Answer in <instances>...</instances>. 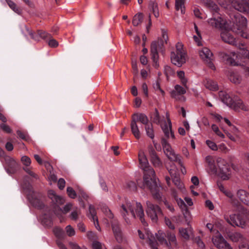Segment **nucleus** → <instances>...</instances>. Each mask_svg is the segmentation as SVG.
I'll return each mask as SVG.
<instances>
[{"instance_id": "obj_55", "label": "nucleus", "mask_w": 249, "mask_h": 249, "mask_svg": "<svg viewBox=\"0 0 249 249\" xmlns=\"http://www.w3.org/2000/svg\"><path fill=\"white\" fill-rule=\"evenodd\" d=\"M239 249H249V243L247 241H243L238 245Z\"/></svg>"}, {"instance_id": "obj_28", "label": "nucleus", "mask_w": 249, "mask_h": 249, "mask_svg": "<svg viewBox=\"0 0 249 249\" xmlns=\"http://www.w3.org/2000/svg\"><path fill=\"white\" fill-rule=\"evenodd\" d=\"M186 89L179 85L175 86V89L171 92V96L172 97L178 99V95H183L186 93Z\"/></svg>"}, {"instance_id": "obj_40", "label": "nucleus", "mask_w": 249, "mask_h": 249, "mask_svg": "<svg viewBox=\"0 0 249 249\" xmlns=\"http://www.w3.org/2000/svg\"><path fill=\"white\" fill-rule=\"evenodd\" d=\"M146 135L151 139H154L155 135L153 124L151 123L147 124L144 126Z\"/></svg>"}, {"instance_id": "obj_9", "label": "nucleus", "mask_w": 249, "mask_h": 249, "mask_svg": "<svg viewBox=\"0 0 249 249\" xmlns=\"http://www.w3.org/2000/svg\"><path fill=\"white\" fill-rule=\"evenodd\" d=\"M207 22L210 26L216 29L227 30L231 28V25L228 22L219 14H213V17L209 18Z\"/></svg>"}, {"instance_id": "obj_11", "label": "nucleus", "mask_w": 249, "mask_h": 249, "mask_svg": "<svg viewBox=\"0 0 249 249\" xmlns=\"http://www.w3.org/2000/svg\"><path fill=\"white\" fill-rule=\"evenodd\" d=\"M211 240L216 249H233L231 245L218 231L212 236Z\"/></svg>"}, {"instance_id": "obj_46", "label": "nucleus", "mask_w": 249, "mask_h": 249, "mask_svg": "<svg viewBox=\"0 0 249 249\" xmlns=\"http://www.w3.org/2000/svg\"><path fill=\"white\" fill-rule=\"evenodd\" d=\"M126 188L130 191H135L137 189V186L134 182L129 181L126 184Z\"/></svg>"}, {"instance_id": "obj_7", "label": "nucleus", "mask_w": 249, "mask_h": 249, "mask_svg": "<svg viewBox=\"0 0 249 249\" xmlns=\"http://www.w3.org/2000/svg\"><path fill=\"white\" fill-rule=\"evenodd\" d=\"M171 62L175 65L181 67L186 62V54L182 43L178 42L176 45V50L171 53Z\"/></svg>"}, {"instance_id": "obj_59", "label": "nucleus", "mask_w": 249, "mask_h": 249, "mask_svg": "<svg viewBox=\"0 0 249 249\" xmlns=\"http://www.w3.org/2000/svg\"><path fill=\"white\" fill-rule=\"evenodd\" d=\"M65 180L63 178H60L58 181V186L60 190H62L64 188L65 186Z\"/></svg>"}, {"instance_id": "obj_61", "label": "nucleus", "mask_w": 249, "mask_h": 249, "mask_svg": "<svg viewBox=\"0 0 249 249\" xmlns=\"http://www.w3.org/2000/svg\"><path fill=\"white\" fill-rule=\"evenodd\" d=\"M206 227L210 230L211 232L213 233L214 234L217 231L214 228L213 225L211 223H207L206 225Z\"/></svg>"}, {"instance_id": "obj_64", "label": "nucleus", "mask_w": 249, "mask_h": 249, "mask_svg": "<svg viewBox=\"0 0 249 249\" xmlns=\"http://www.w3.org/2000/svg\"><path fill=\"white\" fill-rule=\"evenodd\" d=\"M79 213V211L75 210L71 212V217L73 220H76L78 218V215Z\"/></svg>"}, {"instance_id": "obj_57", "label": "nucleus", "mask_w": 249, "mask_h": 249, "mask_svg": "<svg viewBox=\"0 0 249 249\" xmlns=\"http://www.w3.org/2000/svg\"><path fill=\"white\" fill-rule=\"evenodd\" d=\"M1 128L3 130L4 132L7 133H10L12 132V130L10 128V127L4 124H1L0 125Z\"/></svg>"}, {"instance_id": "obj_44", "label": "nucleus", "mask_w": 249, "mask_h": 249, "mask_svg": "<svg viewBox=\"0 0 249 249\" xmlns=\"http://www.w3.org/2000/svg\"><path fill=\"white\" fill-rule=\"evenodd\" d=\"M53 232L55 236L58 238L62 237L64 235L63 230L58 227L54 228L53 230Z\"/></svg>"}, {"instance_id": "obj_35", "label": "nucleus", "mask_w": 249, "mask_h": 249, "mask_svg": "<svg viewBox=\"0 0 249 249\" xmlns=\"http://www.w3.org/2000/svg\"><path fill=\"white\" fill-rule=\"evenodd\" d=\"M79 197L82 201H91V197L82 188H79L77 191Z\"/></svg>"}, {"instance_id": "obj_16", "label": "nucleus", "mask_w": 249, "mask_h": 249, "mask_svg": "<svg viewBox=\"0 0 249 249\" xmlns=\"http://www.w3.org/2000/svg\"><path fill=\"white\" fill-rule=\"evenodd\" d=\"M148 152L150 160L153 165L155 167L161 168L162 167V162L157 155L154 147L149 145L148 147Z\"/></svg>"}, {"instance_id": "obj_15", "label": "nucleus", "mask_w": 249, "mask_h": 249, "mask_svg": "<svg viewBox=\"0 0 249 249\" xmlns=\"http://www.w3.org/2000/svg\"><path fill=\"white\" fill-rule=\"evenodd\" d=\"M231 4L235 10L249 15V0H231Z\"/></svg>"}, {"instance_id": "obj_30", "label": "nucleus", "mask_w": 249, "mask_h": 249, "mask_svg": "<svg viewBox=\"0 0 249 249\" xmlns=\"http://www.w3.org/2000/svg\"><path fill=\"white\" fill-rule=\"evenodd\" d=\"M230 239L233 242L237 243L239 241H244L245 238L243 235L238 232H232L229 234Z\"/></svg>"}, {"instance_id": "obj_29", "label": "nucleus", "mask_w": 249, "mask_h": 249, "mask_svg": "<svg viewBox=\"0 0 249 249\" xmlns=\"http://www.w3.org/2000/svg\"><path fill=\"white\" fill-rule=\"evenodd\" d=\"M237 196L241 202H249V193L244 190H238Z\"/></svg>"}, {"instance_id": "obj_25", "label": "nucleus", "mask_w": 249, "mask_h": 249, "mask_svg": "<svg viewBox=\"0 0 249 249\" xmlns=\"http://www.w3.org/2000/svg\"><path fill=\"white\" fill-rule=\"evenodd\" d=\"M112 229L116 240L118 242L123 241V235L118 223L112 224Z\"/></svg>"}, {"instance_id": "obj_39", "label": "nucleus", "mask_w": 249, "mask_h": 249, "mask_svg": "<svg viewBox=\"0 0 249 249\" xmlns=\"http://www.w3.org/2000/svg\"><path fill=\"white\" fill-rule=\"evenodd\" d=\"M143 15L141 13L136 14L133 17L132 24L134 26H137L143 21Z\"/></svg>"}, {"instance_id": "obj_36", "label": "nucleus", "mask_w": 249, "mask_h": 249, "mask_svg": "<svg viewBox=\"0 0 249 249\" xmlns=\"http://www.w3.org/2000/svg\"><path fill=\"white\" fill-rule=\"evenodd\" d=\"M87 215L89 218L92 219L93 223H95V221H97L96 210L93 205H89Z\"/></svg>"}, {"instance_id": "obj_24", "label": "nucleus", "mask_w": 249, "mask_h": 249, "mask_svg": "<svg viewBox=\"0 0 249 249\" xmlns=\"http://www.w3.org/2000/svg\"><path fill=\"white\" fill-rule=\"evenodd\" d=\"M221 37L224 42L233 45H236L235 39L229 32L227 31L222 32L221 34Z\"/></svg>"}, {"instance_id": "obj_63", "label": "nucleus", "mask_w": 249, "mask_h": 249, "mask_svg": "<svg viewBox=\"0 0 249 249\" xmlns=\"http://www.w3.org/2000/svg\"><path fill=\"white\" fill-rule=\"evenodd\" d=\"M153 88L155 90H159L162 95L164 94V91L160 89V83L158 82L154 84Z\"/></svg>"}, {"instance_id": "obj_45", "label": "nucleus", "mask_w": 249, "mask_h": 249, "mask_svg": "<svg viewBox=\"0 0 249 249\" xmlns=\"http://www.w3.org/2000/svg\"><path fill=\"white\" fill-rule=\"evenodd\" d=\"M212 130L215 132V133L221 138L225 137L224 135L220 131L218 126L215 124H213L212 125Z\"/></svg>"}, {"instance_id": "obj_1", "label": "nucleus", "mask_w": 249, "mask_h": 249, "mask_svg": "<svg viewBox=\"0 0 249 249\" xmlns=\"http://www.w3.org/2000/svg\"><path fill=\"white\" fill-rule=\"evenodd\" d=\"M140 167L143 171V181L144 185L150 190L153 196L157 200L164 202L160 192V186L157 184L155 172L149 165L147 159L142 150H140L138 154Z\"/></svg>"}, {"instance_id": "obj_13", "label": "nucleus", "mask_w": 249, "mask_h": 249, "mask_svg": "<svg viewBox=\"0 0 249 249\" xmlns=\"http://www.w3.org/2000/svg\"><path fill=\"white\" fill-rule=\"evenodd\" d=\"M162 145L164 154L168 159L172 161H175L178 163V164H181V157L176 154L167 142L163 139L162 140Z\"/></svg>"}, {"instance_id": "obj_14", "label": "nucleus", "mask_w": 249, "mask_h": 249, "mask_svg": "<svg viewBox=\"0 0 249 249\" xmlns=\"http://www.w3.org/2000/svg\"><path fill=\"white\" fill-rule=\"evenodd\" d=\"M225 219L229 224L233 226H237L244 228L247 224L246 221L242 214H231L230 217H225Z\"/></svg>"}, {"instance_id": "obj_23", "label": "nucleus", "mask_w": 249, "mask_h": 249, "mask_svg": "<svg viewBox=\"0 0 249 249\" xmlns=\"http://www.w3.org/2000/svg\"><path fill=\"white\" fill-rule=\"evenodd\" d=\"M221 100L228 106L231 107L233 104L232 98L225 91H220L218 93Z\"/></svg>"}, {"instance_id": "obj_48", "label": "nucleus", "mask_w": 249, "mask_h": 249, "mask_svg": "<svg viewBox=\"0 0 249 249\" xmlns=\"http://www.w3.org/2000/svg\"><path fill=\"white\" fill-rule=\"evenodd\" d=\"M67 192L68 195L72 198H74L76 197V193L75 191L71 187H68L67 188Z\"/></svg>"}, {"instance_id": "obj_6", "label": "nucleus", "mask_w": 249, "mask_h": 249, "mask_svg": "<svg viewBox=\"0 0 249 249\" xmlns=\"http://www.w3.org/2000/svg\"><path fill=\"white\" fill-rule=\"evenodd\" d=\"M156 236L160 244H164L169 248H176L178 246L175 234L170 231H167L165 233L159 231Z\"/></svg>"}, {"instance_id": "obj_3", "label": "nucleus", "mask_w": 249, "mask_h": 249, "mask_svg": "<svg viewBox=\"0 0 249 249\" xmlns=\"http://www.w3.org/2000/svg\"><path fill=\"white\" fill-rule=\"evenodd\" d=\"M233 23V30L236 34L245 38H249V31L247 28V20L239 13L230 16Z\"/></svg>"}, {"instance_id": "obj_12", "label": "nucleus", "mask_w": 249, "mask_h": 249, "mask_svg": "<svg viewBox=\"0 0 249 249\" xmlns=\"http://www.w3.org/2000/svg\"><path fill=\"white\" fill-rule=\"evenodd\" d=\"M198 53L201 59L206 65L212 70L215 68L213 63L214 56L211 51L207 47H203L198 50Z\"/></svg>"}, {"instance_id": "obj_22", "label": "nucleus", "mask_w": 249, "mask_h": 249, "mask_svg": "<svg viewBox=\"0 0 249 249\" xmlns=\"http://www.w3.org/2000/svg\"><path fill=\"white\" fill-rule=\"evenodd\" d=\"M203 84L205 87L210 90L216 91L218 89L217 83L212 79L206 78L204 80Z\"/></svg>"}, {"instance_id": "obj_21", "label": "nucleus", "mask_w": 249, "mask_h": 249, "mask_svg": "<svg viewBox=\"0 0 249 249\" xmlns=\"http://www.w3.org/2000/svg\"><path fill=\"white\" fill-rule=\"evenodd\" d=\"M132 120L135 121L136 123L140 122L144 125V126L148 124L149 120L147 116L143 113H136L132 116Z\"/></svg>"}, {"instance_id": "obj_47", "label": "nucleus", "mask_w": 249, "mask_h": 249, "mask_svg": "<svg viewBox=\"0 0 249 249\" xmlns=\"http://www.w3.org/2000/svg\"><path fill=\"white\" fill-rule=\"evenodd\" d=\"M206 143L212 150L216 151L218 150V146L214 142L210 140H207Z\"/></svg>"}, {"instance_id": "obj_49", "label": "nucleus", "mask_w": 249, "mask_h": 249, "mask_svg": "<svg viewBox=\"0 0 249 249\" xmlns=\"http://www.w3.org/2000/svg\"><path fill=\"white\" fill-rule=\"evenodd\" d=\"M164 73L167 77L172 75L175 73L173 69L169 66H165L164 67Z\"/></svg>"}, {"instance_id": "obj_10", "label": "nucleus", "mask_w": 249, "mask_h": 249, "mask_svg": "<svg viewBox=\"0 0 249 249\" xmlns=\"http://www.w3.org/2000/svg\"><path fill=\"white\" fill-rule=\"evenodd\" d=\"M211 240L216 249H233L231 245L218 231L212 236Z\"/></svg>"}, {"instance_id": "obj_4", "label": "nucleus", "mask_w": 249, "mask_h": 249, "mask_svg": "<svg viewBox=\"0 0 249 249\" xmlns=\"http://www.w3.org/2000/svg\"><path fill=\"white\" fill-rule=\"evenodd\" d=\"M121 208L122 214L127 224H130L129 219L125 217V214L129 210L134 218L136 216L139 217L143 225H145L146 222L143 218L144 212L141 203H123L121 205Z\"/></svg>"}, {"instance_id": "obj_26", "label": "nucleus", "mask_w": 249, "mask_h": 249, "mask_svg": "<svg viewBox=\"0 0 249 249\" xmlns=\"http://www.w3.org/2000/svg\"><path fill=\"white\" fill-rule=\"evenodd\" d=\"M26 29L31 37L36 41L39 40L40 37L45 38L47 37V34L43 31H38L37 34H34L28 28H26Z\"/></svg>"}, {"instance_id": "obj_43", "label": "nucleus", "mask_w": 249, "mask_h": 249, "mask_svg": "<svg viewBox=\"0 0 249 249\" xmlns=\"http://www.w3.org/2000/svg\"><path fill=\"white\" fill-rule=\"evenodd\" d=\"M184 2L185 0H176L175 7L177 11L180 9L181 14L185 13L184 11Z\"/></svg>"}, {"instance_id": "obj_58", "label": "nucleus", "mask_w": 249, "mask_h": 249, "mask_svg": "<svg viewBox=\"0 0 249 249\" xmlns=\"http://www.w3.org/2000/svg\"><path fill=\"white\" fill-rule=\"evenodd\" d=\"M23 169L26 173H27L30 176L35 178L36 177V175L33 171H31V168L29 166H25V167L23 168Z\"/></svg>"}, {"instance_id": "obj_60", "label": "nucleus", "mask_w": 249, "mask_h": 249, "mask_svg": "<svg viewBox=\"0 0 249 249\" xmlns=\"http://www.w3.org/2000/svg\"><path fill=\"white\" fill-rule=\"evenodd\" d=\"M196 243L199 247L204 249L205 248V245L202 240L198 237L196 238Z\"/></svg>"}, {"instance_id": "obj_2", "label": "nucleus", "mask_w": 249, "mask_h": 249, "mask_svg": "<svg viewBox=\"0 0 249 249\" xmlns=\"http://www.w3.org/2000/svg\"><path fill=\"white\" fill-rule=\"evenodd\" d=\"M208 163V168L212 174H217L218 176L224 180H228L231 177V170L227 161L220 157L216 159V165L213 158L211 156L206 157Z\"/></svg>"}, {"instance_id": "obj_8", "label": "nucleus", "mask_w": 249, "mask_h": 249, "mask_svg": "<svg viewBox=\"0 0 249 249\" xmlns=\"http://www.w3.org/2000/svg\"><path fill=\"white\" fill-rule=\"evenodd\" d=\"M162 39L158 42H153L151 45V58L155 63V65H157L159 60V54L158 51H162L161 47L163 45L164 42L167 43L168 39L167 34L166 31H162Z\"/></svg>"}, {"instance_id": "obj_27", "label": "nucleus", "mask_w": 249, "mask_h": 249, "mask_svg": "<svg viewBox=\"0 0 249 249\" xmlns=\"http://www.w3.org/2000/svg\"><path fill=\"white\" fill-rule=\"evenodd\" d=\"M148 8L156 18L159 17L160 13L157 2L154 0H150L149 2Z\"/></svg>"}, {"instance_id": "obj_62", "label": "nucleus", "mask_w": 249, "mask_h": 249, "mask_svg": "<svg viewBox=\"0 0 249 249\" xmlns=\"http://www.w3.org/2000/svg\"><path fill=\"white\" fill-rule=\"evenodd\" d=\"M48 44L51 47H56L58 45V43L56 40L51 39L49 40Z\"/></svg>"}, {"instance_id": "obj_34", "label": "nucleus", "mask_w": 249, "mask_h": 249, "mask_svg": "<svg viewBox=\"0 0 249 249\" xmlns=\"http://www.w3.org/2000/svg\"><path fill=\"white\" fill-rule=\"evenodd\" d=\"M192 231V229L191 228L187 229L185 228H180L178 229L179 235L186 240H188L190 238Z\"/></svg>"}, {"instance_id": "obj_50", "label": "nucleus", "mask_w": 249, "mask_h": 249, "mask_svg": "<svg viewBox=\"0 0 249 249\" xmlns=\"http://www.w3.org/2000/svg\"><path fill=\"white\" fill-rule=\"evenodd\" d=\"M21 160L22 163L26 166H29L31 163V159L26 156H22Z\"/></svg>"}, {"instance_id": "obj_31", "label": "nucleus", "mask_w": 249, "mask_h": 249, "mask_svg": "<svg viewBox=\"0 0 249 249\" xmlns=\"http://www.w3.org/2000/svg\"><path fill=\"white\" fill-rule=\"evenodd\" d=\"M231 107H233L235 110H239L241 109L247 111L248 110V107L244 105L243 101L241 100H238L235 102L233 101V104Z\"/></svg>"}, {"instance_id": "obj_51", "label": "nucleus", "mask_w": 249, "mask_h": 249, "mask_svg": "<svg viewBox=\"0 0 249 249\" xmlns=\"http://www.w3.org/2000/svg\"><path fill=\"white\" fill-rule=\"evenodd\" d=\"M102 211L108 218L111 219L113 217V214L107 207H103L102 208Z\"/></svg>"}, {"instance_id": "obj_56", "label": "nucleus", "mask_w": 249, "mask_h": 249, "mask_svg": "<svg viewBox=\"0 0 249 249\" xmlns=\"http://www.w3.org/2000/svg\"><path fill=\"white\" fill-rule=\"evenodd\" d=\"M164 221L165 224L169 228L174 230L175 229V227L173 224H172L171 220L167 217H165Z\"/></svg>"}, {"instance_id": "obj_33", "label": "nucleus", "mask_w": 249, "mask_h": 249, "mask_svg": "<svg viewBox=\"0 0 249 249\" xmlns=\"http://www.w3.org/2000/svg\"><path fill=\"white\" fill-rule=\"evenodd\" d=\"M229 78L231 82L235 84H239L242 80L241 76L237 73L234 71L230 72Z\"/></svg>"}, {"instance_id": "obj_42", "label": "nucleus", "mask_w": 249, "mask_h": 249, "mask_svg": "<svg viewBox=\"0 0 249 249\" xmlns=\"http://www.w3.org/2000/svg\"><path fill=\"white\" fill-rule=\"evenodd\" d=\"M177 75L180 79L182 84L184 86L185 89H188L187 85V79L185 76V73L183 71H180L177 72Z\"/></svg>"}, {"instance_id": "obj_19", "label": "nucleus", "mask_w": 249, "mask_h": 249, "mask_svg": "<svg viewBox=\"0 0 249 249\" xmlns=\"http://www.w3.org/2000/svg\"><path fill=\"white\" fill-rule=\"evenodd\" d=\"M146 213L152 220L155 222L157 220L158 215L161 213L159 207L154 203H147Z\"/></svg>"}, {"instance_id": "obj_38", "label": "nucleus", "mask_w": 249, "mask_h": 249, "mask_svg": "<svg viewBox=\"0 0 249 249\" xmlns=\"http://www.w3.org/2000/svg\"><path fill=\"white\" fill-rule=\"evenodd\" d=\"M9 7L16 13L18 15H20L22 12V10L19 8L17 4L11 0H5Z\"/></svg>"}, {"instance_id": "obj_5", "label": "nucleus", "mask_w": 249, "mask_h": 249, "mask_svg": "<svg viewBox=\"0 0 249 249\" xmlns=\"http://www.w3.org/2000/svg\"><path fill=\"white\" fill-rule=\"evenodd\" d=\"M166 117L167 122H166L165 121H162L160 118L158 110L155 109V112L151 116V118L153 123L160 125L165 136L167 138L171 137L174 139L175 136L172 130L171 122L167 114H166Z\"/></svg>"}, {"instance_id": "obj_32", "label": "nucleus", "mask_w": 249, "mask_h": 249, "mask_svg": "<svg viewBox=\"0 0 249 249\" xmlns=\"http://www.w3.org/2000/svg\"><path fill=\"white\" fill-rule=\"evenodd\" d=\"M130 127L131 132L134 137L137 139H140L141 137L140 131L138 128L137 123L135 122V121L132 120L130 124Z\"/></svg>"}, {"instance_id": "obj_41", "label": "nucleus", "mask_w": 249, "mask_h": 249, "mask_svg": "<svg viewBox=\"0 0 249 249\" xmlns=\"http://www.w3.org/2000/svg\"><path fill=\"white\" fill-rule=\"evenodd\" d=\"M48 195L49 197L52 199L53 202H62V198L57 196L53 191H49Z\"/></svg>"}, {"instance_id": "obj_17", "label": "nucleus", "mask_w": 249, "mask_h": 249, "mask_svg": "<svg viewBox=\"0 0 249 249\" xmlns=\"http://www.w3.org/2000/svg\"><path fill=\"white\" fill-rule=\"evenodd\" d=\"M166 168L171 176L173 177L172 180L175 185L176 186L178 189L183 191L184 188V184L180 181V178L178 177L177 169L175 165L173 163L171 165L170 168L168 166H167Z\"/></svg>"}, {"instance_id": "obj_18", "label": "nucleus", "mask_w": 249, "mask_h": 249, "mask_svg": "<svg viewBox=\"0 0 249 249\" xmlns=\"http://www.w3.org/2000/svg\"><path fill=\"white\" fill-rule=\"evenodd\" d=\"M138 233L140 238L147 240V243L152 249H158L157 241L154 235L150 231H147L144 234L140 230H138Z\"/></svg>"}, {"instance_id": "obj_37", "label": "nucleus", "mask_w": 249, "mask_h": 249, "mask_svg": "<svg viewBox=\"0 0 249 249\" xmlns=\"http://www.w3.org/2000/svg\"><path fill=\"white\" fill-rule=\"evenodd\" d=\"M206 6L210 8L213 11V14H217L219 10V8L217 5L213 0H209L206 4Z\"/></svg>"}, {"instance_id": "obj_54", "label": "nucleus", "mask_w": 249, "mask_h": 249, "mask_svg": "<svg viewBox=\"0 0 249 249\" xmlns=\"http://www.w3.org/2000/svg\"><path fill=\"white\" fill-rule=\"evenodd\" d=\"M217 146L218 149L223 153H227L230 150L224 143H221Z\"/></svg>"}, {"instance_id": "obj_52", "label": "nucleus", "mask_w": 249, "mask_h": 249, "mask_svg": "<svg viewBox=\"0 0 249 249\" xmlns=\"http://www.w3.org/2000/svg\"><path fill=\"white\" fill-rule=\"evenodd\" d=\"M92 246L93 249H106L104 245L98 241H94L92 243Z\"/></svg>"}, {"instance_id": "obj_20", "label": "nucleus", "mask_w": 249, "mask_h": 249, "mask_svg": "<svg viewBox=\"0 0 249 249\" xmlns=\"http://www.w3.org/2000/svg\"><path fill=\"white\" fill-rule=\"evenodd\" d=\"M178 205L181 210L184 217L189 224V220L191 217L190 213L189 211V206H191L193 203H178Z\"/></svg>"}, {"instance_id": "obj_53", "label": "nucleus", "mask_w": 249, "mask_h": 249, "mask_svg": "<svg viewBox=\"0 0 249 249\" xmlns=\"http://www.w3.org/2000/svg\"><path fill=\"white\" fill-rule=\"evenodd\" d=\"M66 231L69 236H72L75 234V231L71 225H68L66 227Z\"/></svg>"}]
</instances>
